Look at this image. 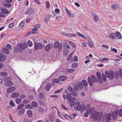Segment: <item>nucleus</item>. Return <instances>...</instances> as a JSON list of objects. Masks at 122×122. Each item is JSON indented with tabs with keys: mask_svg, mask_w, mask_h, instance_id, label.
I'll list each match as a JSON object with an SVG mask.
<instances>
[{
	"mask_svg": "<svg viewBox=\"0 0 122 122\" xmlns=\"http://www.w3.org/2000/svg\"><path fill=\"white\" fill-rule=\"evenodd\" d=\"M82 106L81 105H79L77 107V109L78 110H81V107Z\"/></svg>",
	"mask_w": 122,
	"mask_h": 122,
	"instance_id": "obj_60",
	"label": "nucleus"
},
{
	"mask_svg": "<svg viewBox=\"0 0 122 122\" xmlns=\"http://www.w3.org/2000/svg\"><path fill=\"white\" fill-rule=\"evenodd\" d=\"M112 116V114L107 113L105 116V120L106 122H109L111 121Z\"/></svg>",
	"mask_w": 122,
	"mask_h": 122,
	"instance_id": "obj_6",
	"label": "nucleus"
},
{
	"mask_svg": "<svg viewBox=\"0 0 122 122\" xmlns=\"http://www.w3.org/2000/svg\"><path fill=\"white\" fill-rule=\"evenodd\" d=\"M7 75V73L6 72H2L0 73V75L2 76L5 77Z\"/></svg>",
	"mask_w": 122,
	"mask_h": 122,
	"instance_id": "obj_31",
	"label": "nucleus"
},
{
	"mask_svg": "<svg viewBox=\"0 0 122 122\" xmlns=\"http://www.w3.org/2000/svg\"><path fill=\"white\" fill-rule=\"evenodd\" d=\"M20 97L22 99H24L26 97V96L24 94H22L21 95Z\"/></svg>",
	"mask_w": 122,
	"mask_h": 122,
	"instance_id": "obj_63",
	"label": "nucleus"
},
{
	"mask_svg": "<svg viewBox=\"0 0 122 122\" xmlns=\"http://www.w3.org/2000/svg\"><path fill=\"white\" fill-rule=\"evenodd\" d=\"M94 109V108L93 107H92L91 108H88L86 110V112L87 113L89 114L92 112V110Z\"/></svg>",
	"mask_w": 122,
	"mask_h": 122,
	"instance_id": "obj_25",
	"label": "nucleus"
},
{
	"mask_svg": "<svg viewBox=\"0 0 122 122\" xmlns=\"http://www.w3.org/2000/svg\"><path fill=\"white\" fill-rule=\"evenodd\" d=\"M67 98L68 101L70 102L73 101V100H75L76 98L74 97H71V94L68 93L67 94Z\"/></svg>",
	"mask_w": 122,
	"mask_h": 122,
	"instance_id": "obj_7",
	"label": "nucleus"
},
{
	"mask_svg": "<svg viewBox=\"0 0 122 122\" xmlns=\"http://www.w3.org/2000/svg\"><path fill=\"white\" fill-rule=\"evenodd\" d=\"M39 102L40 104L42 106L45 105V103L43 101L41 100H39Z\"/></svg>",
	"mask_w": 122,
	"mask_h": 122,
	"instance_id": "obj_55",
	"label": "nucleus"
},
{
	"mask_svg": "<svg viewBox=\"0 0 122 122\" xmlns=\"http://www.w3.org/2000/svg\"><path fill=\"white\" fill-rule=\"evenodd\" d=\"M68 90L71 93V95L74 96L75 95V92L74 90L70 86H69L67 87Z\"/></svg>",
	"mask_w": 122,
	"mask_h": 122,
	"instance_id": "obj_5",
	"label": "nucleus"
},
{
	"mask_svg": "<svg viewBox=\"0 0 122 122\" xmlns=\"http://www.w3.org/2000/svg\"><path fill=\"white\" fill-rule=\"evenodd\" d=\"M77 34L78 35L81 36V37L83 38V39H86V37L84 36V35H82L80 33L78 32H77Z\"/></svg>",
	"mask_w": 122,
	"mask_h": 122,
	"instance_id": "obj_37",
	"label": "nucleus"
},
{
	"mask_svg": "<svg viewBox=\"0 0 122 122\" xmlns=\"http://www.w3.org/2000/svg\"><path fill=\"white\" fill-rule=\"evenodd\" d=\"M13 84V83L10 81H8L6 82L5 85L7 86H12Z\"/></svg>",
	"mask_w": 122,
	"mask_h": 122,
	"instance_id": "obj_17",
	"label": "nucleus"
},
{
	"mask_svg": "<svg viewBox=\"0 0 122 122\" xmlns=\"http://www.w3.org/2000/svg\"><path fill=\"white\" fill-rule=\"evenodd\" d=\"M28 116L29 117H30L32 116V113L30 110H28L27 112Z\"/></svg>",
	"mask_w": 122,
	"mask_h": 122,
	"instance_id": "obj_22",
	"label": "nucleus"
},
{
	"mask_svg": "<svg viewBox=\"0 0 122 122\" xmlns=\"http://www.w3.org/2000/svg\"><path fill=\"white\" fill-rule=\"evenodd\" d=\"M63 34L64 35L68 36H76V34L72 33H70L68 34H67L63 32Z\"/></svg>",
	"mask_w": 122,
	"mask_h": 122,
	"instance_id": "obj_21",
	"label": "nucleus"
},
{
	"mask_svg": "<svg viewBox=\"0 0 122 122\" xmlns=\"http://www.w3.org/2000/svg\"><path fill=\"white\" fill-rule=\"evenodd\" d=\"M2 50L4 52L5 54H8L9 53V50L6 48L3 47L2 48Z\"/></svg>",
	"mask_w": 122,
	"mask_h": 122,
	"instance_id": "obj_23",
	"label": "nucleus"
},
{
	"mask_svg": "<svg viewBox=\"0 0 122 122\" xmlns=\"http://www.w3.org/2000/svg\"><path fill=\"white\" fill-rule=\"evenodd\" d=\"M40 26L41 25L40 24H38L35 25V27L38 30L39 27H40Z\"/></svg>",
	"mask_w": 122,
	"mask_h": 122,
	"instance_id": "obj_59",
	"label": "nucleus"
},
{
	"mask_svg": "<svg viewBox=\"0 0 122 122\" xmlns=\"http://www.w3.org/2000/svg\"><path fill=\"white\" fill-rule=\"evenodd\" d=\"M99 115V112L96 110H94L92 113L91 118L94 121H96L98 119Z\"/></svg>",
	"mask_w": 122,
	"mask_h": 122,
	"instance_id": "obj_1",
	"label": "nucleus"
},
{
	"mask_svg": "<svg viewBox=\"0 0 122 122\" xmlns=\"http://www.w3.org/2000/svg\"><path fill=\"white\" fill-rule=\"evenodd\" d=\"M34 10L32 9H29L27 12V14L30 15L33 13Z\"/></svg>",
	"mask_w": 122,
	"mask_h": 122,
	"instance_id": "obj_33",
	"label": "nucleus"
},
{
	"mask_svg": "<svg viewBox=\"0 0 122 122\" xmlns=\"http://www.w3.org/2000/svg\"><path fill=\"white\" fill-rule=\"evenodd\" d=\"M118 115L119 116H122V109H120L119 111L118 110Z\"/></svg>",
	"mask_w": 122,
	"mask_h": 122,
	"instance_id": "obj_48",
	"label": "nucleus"
},
{
	"mask_svg": "<svg viewBox=\"0 0 122 122\" xmlns=\"http://www.w3.org/2000/svg\"><path fill=\"white\" fill-rule=\"evenodd\" d=\"M50 46L49 44H47L45 47V50L46 52L49 51L50 49Z\"/></svg>",
	"mask_w": 122,
	"mask_h": 122,
	"instance_id": "obj_32",
	"label": "nucleus"
},
{
	"mask_svg": "<svg viewBox=\"0 0 122 122\" xmlns=\"http://www.w3.org/2000/svg\"><path fill=\"white\" fill-rule=\"evenodd\" d=\"M79 88L81 89L83 88V86L81 82H80L79 83Z\"/></svg>",
	"mask_w": 122,
	"mask_h": 122,
	"instance_id": "obj_54",
	"label": "nucleus"
},
{
	"mask_svg": "<svg viewBox=\"0 0 122 122\" xmlns=\"http://www.w3.org/2000/svg\"><path fill=\"white\" fill-rule=\"evenodd\" d=\"M5 15L2 12H0V17H4L5 16Z\"/></svg>",
	"mask_w": 122,
	"mask_h": 122,
	"instance_id": "obj_62",
	"label": "nucleus"
},
{
	"mask_svg": "<svg viewBox=\"0 0 122 122\" xmlns=\"http://www.w3.org/2000/svg\"><path fill=\"white\" fill-rule=\"evenodd\" d=\"M39 97L42 100H44L45 98V95L42 93H40L39 94Z\"/></svg>",
	"mask_w": 122,
	"mask_h": 122,
	"instance_id": "obj_24",
	"label": "nucleus"
},
{
	"mask_svg": "<svg viewBox=\"0 0 122 122\" xmlns=\"http://www.w3.org/2000/svg\"><path fill=\"white\" fill-rule=\"evenodd\" d=\"M82 82L84 86H87L88 83L86 80H83L82 81Z\"/></svg>",
	"mask_w": 122,
	"mask_h": 122,
	"instance_id": "obj_36",
	"label": "nucleus"
},
{
	"mask_svg": "<svg viewBox=\"0 0 122 122\" xmlns=\"http://www.w3.org/2000/svg\"><path fill=\"white\" fill-rule=\"evenodd\" d=\"M93 19L95 22H97L99 20V17L97 15L94 17H93Z\"/></svg>",
	"mask_w": 122,
	"mask_h": 122,
	"instance_id": "obj_46",
	"label": "nucleus"
},
{
	"mask_svg": "<svg viewBox=\"0 0 122 122\" xmlns=\"http://www.w3.org/2000/svg\"><path fill=\"white\" fill-rule=\"evenodd\" d=\"M21 99L20 98H17L16 99V102L17 104H20L21 102Z\"/></svg>",
	"mask_w": 122,
	"mask_h": 122,
	"instance_id": "obj_43",
	"label": "nucleus"
},
{
	"mask_svg": "<svg viewBox=\"0 0 122 122\" xmlns=\"http://www.w3.org/2000/svg\"><path fill=\"white\" fill-rule=\"evenodd\" d=\"M6 47L8 49L10 50L12 49V46L11 45L9 44L6 45Z\"/></svg>",
	"mask_w": 122,
	"mask_h": 122,
	"instance_id": "obj_45",
	"label": "nucleus"
},
{
	"mask_svg": "<svg viewBox=\"0 0 122 122\" xmlns=\"http://www.w3.org/2000/svg\"><path fill=\"white\" fill-rule=\"evenodd\" d=\"M19 47H20V48L22 50H25V48L24 45L22 43H20L19 45H18Z\"/></svg>",
	"mask_w": 122,
	"mask_h": 122,
	"instance_id": "obj_30",
	"label": "nucleus"
},
{
	"mask_svg": "<svg viewBox=\"0 0 122 122\" xmlns=\"http://www.w3.org/2000/svg\"><path fill=\"white\" fill-rule=\"evenodd\" d=\"M67 76H60L58 79L59 80L61 81H64L67 79Z\"/></svg>",
	"mask_w": 122,
	"mask_h": 122,
	"instance_id": "obj_11",
	"label": "nucleus"
},
{
	"mask_svg": "<svg viewBox=\"0 0 122 122\" xmlns=\"http://www.w3.org/2000/svg\"><path fill=\"white\" fill-rule=\"evenodd\" d=\"M59 80V79L58 80V79L56 78H54L53 80V81L54 82H56V83H58L60 81Z\"/></svg>",
	"mask_w": 122,
	"mask_h": 122,
	"instance_id": "obj_50",
	"label": "nucleus"
},
{
	"mask_svg": "<svg viewBox=\"0 0 122 122\" xmlns=\"http://www.w3.org/2000/svg\"><path fill=\"white\" fill-rule=\"evenodd\" d=\"M105 77L106 78H109L110 79H112L114 77V72L112 70H110L108 72L107 71H106L105 72Z\"/></svg>",
	"mask_w": 122,
	"mask_h": 122,
	"instance_id": "obj_2",
	"label": "nucleus"
},
{
	"mask_svg": "<svg viewBox=\"0 0 122 122\" xmlns=\"http://www.w3.org/2000/svg\"><path fill=\"white\" fill-rule=\"evenodd\" d=\"M87 81L90 85L92 86V82L95 83L96 81L95 77L94 76L92 75L91 76V79L90 77L87 78Z\"/></svg>",
	"mask_w": 122,
	"mask_h": 122,
	"instance_id": "obj_3",
	"label": "nucleus"
},
{
	"mask_svg": "<svg viewBox=\"0 0 122 122\" xmlns=\"http://www.w3.org/2000/svg\"><path fill=\"white\" fill-rule=\"evenodd\" d=\"M51 17V16L50 15H47L45 17L44 20L46 23L48 22Z\"/></svg>",
	"mask_w": 122,
	"mask_h": 122,
	"instance_id": "obj_15",
	"label": "nucleus"
},
{
	"mask_svg": "<svg viewBox=\"0 0 122 122\" xmlns=\"http://www.w3.org/2000/svg\"><path fill=\"white\" fill-rule=\"evenodd\" d=\"M71 61L72 62L74 61H76V56H75L74 58H72Z\"/></svg>",
	"mask_w": 122,
	"mask_h": 122,
	"instance_id": "obj_56",
	"label": "nucleus"
},
{
	"mask_svg": "<svg viewBox=\"0 0 122 122\" xmlns=\"http://www.w3.org/2000/svg\"><path fill=\"white\" fill-rule=\"evenodd\" d=\"M50 85L51 84H48L46 86L45 89L46 91L48 92L49 91L51 88Z\"/></svg>",
	"mask_w": 122,
	"mask_h": 122,
	"instance_id": "obj_26",
	"label": "nucleus"
},
{
	"mask_svg": "<svg viewBox=\"0 0 122 122\" xmlns=\"http://www.w3.org/2000/svg\"><path fill=\"white\" fill-rule=\"evenodd\" d=\"M14 52V53H17L19 51L21 53L22 52V51L21 50L19 47L18 46H17V47H14V49L13 51Z\"/></svg>",
	"mask_w": 122,
	"mask_h": 122,
	"instance_id": "obj_8",
	"label": "nucleus"
},
{
	"mask_svg": "<svg viewBox=\"0 0 122 122\" xmlns=\"http://www.w3.org/2000/svg\"><path fill=\"white\" fill-rule=\"evenodd\" d=\"M25 112V109L23 108L22 109L18 111V114L19 115H22L24 114Z\"/></svg>",
	"mask_w": 122,
	"mask_h": 122,
	"instance_id": "obj_20",
	"label": "nucleus"
},
{
	"mask_svg": "<svg viewBox=\"0 0 122 122\" xmlns=\"http://www.w3.org/2000/svg\"><path fill=\"white\" fill-rule=\"evenodd\" d=\"M116 33L117 37L119 39H121V35L120 33L117 32Z\"/></svg>",
	"mask_w": 122,
	"mask_h": 122,
	"instance_id": "obj_42",
	"label": "nucleus"
},
{
	"mask_svg": "<svg viewBox=\"0 0 122 122\" xmlns=\"http://www.w3.org/2000/svg\"><path fill=\"white\" fill-rule=\"evenodd\" d=\"M96 75L97 77L99 79H101V74L99 72H97L96 73Z\"/></svg>",
	"mask_w": 122,
	"mask_h": 122,
	"instance_id": "obj_38",
	"label": "nucleus"
},
{
	"mask_svg": "<svg viewBox=\"0 0 122 122\" xmlns=\"http://www.w3.org/2000/svg\"><path fill=\"white\" fill-rule=\"evenodd\" d=\"M31 104L32 106L35 107H37L38 106L37 103L35 101H33L31 102Z\"/></svg>",
	"mask_w": 122,
	"mask_h": 122,
	"instance_id": "obj_27",
	"label": "nucleus"
},
{
	"mask_svg": "<svg viewBox=\"0 0 122 122\" xmlns=\"http://www.w3.org/2000/svg\"><path fill=\"white\" fill-rule=\"evenodd\" d=\"M69 43L73 47H76V45L74 43L71 41H69Z\"/></svg>",
	"mask_w": 122,
	"mask_h": 122,
	"instance_id": "obj_52",
	"label": "nucleus"
},
{
	"mask_svg": "<svg viewBox=\"0 0 122 122\" xmlns=\"http://www.w3.org/2000/svg\"><path fill=\"white\" fill-rule=\"evenodd\" d=\"M68 44L66 43H64L63 45V47L64 48V49L66 48L67 46V45Z\"/></svg>",
	"mask_w": 122,
	"mask_h": 122,
	"instance_id": "obj_64",
	"label": "nucleus"
},
{
	"mask_svg": "<svg viewBox=\"0 0 122 122\" xmlns=\"http://www.w3.org/2000/svg\"><path fill=\"white\" fill-rule=\"evenodd\" d=\"M88 44L89 46L91 47H92L93 46V43L91 39H89L88 40Z\"/></svg>",
	"mask_w": 122,
	"mask_h": 122,
	"instance_id": "obj_19",
	"label": "nucleus"
},
{
	"mask_svg": "<svg viewBox=\"0 0 122 122\" xmlns=\"http://www.w3.org/2000/svg\"><path fill=\"white\" fill-rule=\"evenodd\" d=\"M27 45L31 47L33 45L32 43L30 41H29L27 42Z\"/></svg>",
	"mask_w": 122,
	"mask_h": 122,
	"instance_id": "obj_47",
	"label": "nucleus"
},
{
	"mask_svg": "<svg viewBox=\"0 0 122 122\" xmlns=\"http://www.w3.org/2000/svg\"><path fill=\"white\" fill-rule=\"evenodd\" d=\"M24 106V104L21 103L17 107V109L18 110H19L23 107Z\"/></svg>",
	"mask_w": 122,
	"mask_h": 122,
	"instance_id": "obj_40",
	"label": "nucleus"
},
{
	"mask_svg": "<svg viewBox=\"0 0 122 122\" xmlns=\"http://www.w3.org/2000/svg\"><path fill=\"white\" fill-rule=\"evenodd\" d=\"M118 112V110L116 109L115 112H112V115L113 119H116L117 118Z\"/></svg>",
	"mask_w": 122,
	"mask_h": 122,
	"instance_id": "obj_9",
	"label": "nucleus"
},
{
	"mask_svg": "<svg viewBox=\"0 0 122 122\" xmlns=\"http://www.w3.org/2000/svg\"><path fill=\"white\" fill-rule=\"evenodd\" d=\"M19 96V93L18 92H16L13 94L11 96V97L16 98L18 97Z\"/></svg>",
	"mask_w": 122,
	"mask_h": 122,
	"instance_id": "obj_29",
	"label": "nucleus"
},
{
	"mask_svg": "<svg viewBox=\"0 0 122 122\" xmlns=\"http://www.w3.org/2000/svg\"><path fill=\"white\" fill-rule=\"evenodd\" d=\"M30 102V101L29 100H25L23 102V103L25 104H27L29 103Z\"/></svg>",
	"mask_w": 122,
	"mask_h": 122,
	"instance_id": "obj_57",
	"label": "nucleus"
},
{
	"mask_svg": "<svg viewBox=\"0 0 122 122\" xmlns=\"http://www.w3.org/2000/svg\"><path fill=\"white\" fill-rule=\"evenodd\" d=\"M108 37L109 38L112 39H114L117 38L116 33H112L109 35Z\"/></svg>",
	"mask_w": 122,
	"mask_h": 122,
	"instance_id": "obj_10",
	"label": "nucleus"
},
{
	"mask_svg": "<svg viewBox=\"0 0 122 122\" xmlns=\"http://www.w3.org/2000/svg\"><path fill=\"white\" fill-rule=\"evenodd\" d=\"M4 5L6 7H10L11 6V5L10 3H5L4 4Z\"/></svg>",
	"mask_w": 122,
	"mask_h": 122,
	"instance_id": "obj_44",
	"label": "nucleus"
},
{
	"mask_svg": "<svg viewBox=\"0 0 122 122\" xmlns=\"http://www.w3.org/2000/svg\"><path fill=\"white\" fill-rule=\"evenodd\" d=\"M60 45V43L58 41H57L55 42L54 45V47L55 49H57L58 48Z\"/></svg>",
	"mask_w": 122,
	"mask_h": 122,
	"instance_id": "obj_18",
	"label": "nucleus"
},
{
	"mask_svg": "<svg viewBox=\"0 0 122 122\" xmlns=\"http://www.w3.org/2000/svg\"><path fill=\"white\" fill-rule=\"evenodd\" d=\"M9 104H10L12 107H13L15 105L13 101H11L10 102Z\"/></svg>",
	"mask_w": 122,
	"mask_h": 122,
	"instance_id": "obj_61",
	"label": "nucleus"
},
{
	"mask_svg": "<svg viewBox=\"0 0 122 122\" xmlns=\"http://www.w3.org/2000/svg\"><path fill=\"white\" fill-rule=\"evenodd\" d=\"M6 57L5 56L3 55L1 53H0V61L3 62L5 60Z\"/></svg>",
	"mask_w": 122,
	"mask_h": 122,
	"instance_id": "obj_14",
	"label": "nucleus"
},
{
	"mask_svg": "<svg viewBox=\"0 0 122 122\" xmlns=\"http://www.w3.org/2000/svg\"><path fill=\"white\" fill-rule=\"evenodd\" d=\"M34 48L36 50H37L38 49L40 50H41L43 48L42 45L41 43H38L35 42L34 43Z\"/></svg>",
	"mask_w": 122,
	"mask_h": 122,
	"instance_id": "obj_4",
	"label": "nucleus"
},
{
	"mask_svg": "<svg viewBox=\"0 0 122 122\" xmlns=\"http://www.w3.org/2000/svg\"><path fill=\"white\" fill-rule=\"evenodd\" d=\"M110 50L111 51H113L116 53L117 52V50L115 48H113L112 47H111Z\"/></svg>",
	"mask_w": 122,
	"mask_h": 122,
	"instance_id": "obj_49",
	"label": "nucleus"
},
{
	"mask_svg": "<svg viewBox=\"0 0 122 122\" xmlns=\"http://www.w3.org/2000/svg\"><path fill=\"white\" fill-rule=\"evenodd\" d=\"M112 7L115 9H118V5L116 4H113Z\"/></svg>",
	"mask_w": 122,
	"mask_h": 122,
	"instance_id": "obj_39",
	"label": "nucleus"
},
{
	"mask_svg": "<svg viewBox=\"0 0 122 122\" xmlns=\"http://www.w3.org/2000/svg\"><path fill=\"white\" fill-rule=\"evenodd\" d=\"M63 55L65 56H66L68 54L69 51L67 48L64 49L63 50Z\"/></svg>",
	"mask_w": 122,
	"mask_h": 122,
	"instance_id": "obj_16",
	"label": "nucleus"
},
{
	"mask_svg": "<svg viewBox=\"0 0 122 122\" xmlns=\"http://www.w3.org/2000/svg\"><path fill=\"white\" fill-rule=\"evenodd\" d=\"M75 70L74 69H70L68 70L67 71L69 73H72L74 72Z\"/></svg>",
	"mask_w": 122,
	"mask_h": 122,
	"instance_id": "obj_53",
	"label": "nucleus"
},
{
	"mask_svg": "<svg viewBox=\"0 0 122 122\" xmlns=\"http://www.w3.org/2000/svg\"><path fill=\"white\" fill-rule=\"evenodd\" d=\"M1 11L2 12L5 14H7L9 12V11L8 10L4 9H2L1 10Z\"/></svg>",
	"mask_w": 122,
	"mask_h": 122,
	"instance_id": "obj_34",
	"label": "nucleus"
},
{
	"mask_svg": "<svg viewBox=\"0 0 122 122\" xmlns=\"http://www.w3.org/2000/svg\"><path fill=\"white\" fill-rule=\"evenodd\" d=\"M15 88L14 87H10L8 88L7 90V92L8 93H10L13 92L15 91Z\"/></svg>",
	"mask_w": 122,
	"mask_h": 122,
	"instance_id": "obj_12",
	"label": "nucleus"
},
{
	"mask_svg": "<svg viewBox=\"0 0 122 122\" xmlns=\"http://www.w3.org/2000/svg\"><path fill=\"white\" fill-rule=\"evenodd\" d=\"M63 90V88H61V89H60L59 90H56L54 92V94H56L59 93L61 92Z\"/></svg>",
	"mask_w": 122,
	"mask_h": 122,
	"instance_id": "obj_35",
	"label": "nucleus"
},
{
	"mask_svg": "<svg viewBox=\"0 0 122 122\" xmlns=\"http://www.w3.org/2000/svg\"><path fill=\"white\" fill-rule=\"evenodd\" d=\"M118 74L121 77H122V70H120L118 72Z\"/></svg>",
	"mask_w": 122,
	"mask_h": 122,
	"instance_id": "obj_58",
	"label": "nucleus"
},
{
	"mask_svg": "<svg viewBox=\"0 0 122 122\" xmlns=\"http://www.w3.org/2000/svg\"><path fill=\"white\" fill-rule=\"evenodd\" d=\"M46 8L47 9L49 8L50 7V5L48 1L46 2Z\"/></svg>",
	"mask_w": 122,
	"mask_h": 122,
	"instance_id": "obj_51",
	"label": "nucleus"
},
{
	"mask_svg": "<svg viewBox=\"0 0 122 122\" xmlns=\"http://www.w3.org/2000/svg\"><path fill=\"white\" fill-rule=\"evenodd\" d=\"M73 52H71V54H70L69 55V56H68L67 58V61H69L70 59L71 58L72 55H73Z\"/></svg>",
	"mask_w": 122,
	"mask_h": 122,
	"instance_id": "obj_41",
	"label": "nucleus"
},
{
	"mask_svg": "<svg viewBox=\"0 0 122 122\" xmlns=\"http://www.w3.org/2000/svg\"><path fill=\"white\" fill-rule=\"evenodd\" d=\"M25 107L26 109H32L33 107L32 105L30 104H27L25 105Z\"/></svg>",
	"mask_w": 122,
	"mask_h": 122,
	"instance_id": "obj_28",
	"label": "nucleus"
},
{
	"mask_svg": "<svg viewBox=\"0 0 122 122\" xmlns=\"http://www.w3.org/2000/svg\"><path fill=\"white\" fill-rule=\"evenodd\" d=\"M38 109L39 112L42 114H43L45 112V110L43 108L40 106L38 107Z\"/></svg>",
	"mask_w": 122,
	"mask_h": 122,
	"instance_id": "obj_13",
	"label": "nucleus"
}]
</instances>
